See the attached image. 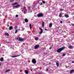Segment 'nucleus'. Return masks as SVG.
Here are the masks:
<instances>
[{
	"mask_svg": "<svg viewBox=\"0 0 74 74\" xmlns=\"http://www.w3.org/2000/svg\"><path fill=\"white\" fill-rule=\"evenodd\" d=\"M52 23H50L49 25V27H52Z\"/></svg>",
	"mask_w": 74,
	"mask_h": 74,
	"instance_id": "18",
	"label": "nucleus"
},
{
	"mask_svg": "<svg viewBox=\"0 0 74 74\" xmlns=\"http://www.w3.org/2000/svg\"><path fill=\"white\" fill-rule=\"evenodd\" d=\"M1 46V44H0V47Z\"/></svg>",
	"mask_w": 74,
	"mask_h": 74,
	"instance_id": "50",
	"label": "nucleus"
},
{
	"mask_svg": "<svg viewBox=\"0 0 74 74\" xmlns=\"http://www.w3.org/2000/svg\"><path fill=\"white\" fill-rule=\"evenodd\" d=\"M6 43H9V42H6Z\"/></svg>",
	"mask_w": 74,
	"mask_h": 74,
	"instance_id": "46",
	"label": "nucleus"
},
{
	"mask_svg": "<svg viewBox=\"0 0 74 74\" xmlns=\"http://www.w3.org/2000/svg\"><path fill=\"white\" fill-rule=\"evenodd\" d=\"M67 29H66V30Z\"/></svg>",
	"mask_w": 74,
	"mask_h": 74,
	"instance_id": "58",
	"label": "nucleus"
},
{
	"mask_svg": "<svg viewBox=\"0 0 74 74\" xmlns=\"http://www.w3.org/2000/svg\"><path fill=\"white\" fill-rule=\"evenodd\" d=\"M30 30H31L32 29V28H30Z\"/></svg>",
	"mask_w": 74,
	"mask_h": 74,
	"instance_id": "53",
	"label": "nucleus"
},
{
	"mask_svg": "<svg viewBox=\"0 0 74 74\" xmlns=\"http://www.w3.org/2000/svg\"><path fill=\"white\" fill-rule=\"evenodd\" d=\"M25 21L26 23H27L29 21L28 20V19H27L26 18H25Z\"/></svg>",
	"mask_w": 74,
	"mask_h": 74,
	"instance_id": "11",
	"label": "nucleus"
},
{
	"mask_svg": "<svg viewBox=\"0 0 74 74\" xmlns=\"http://www.w3.org/2000/svg\"><path fill=\"white\" fill-rule=\"evenodd\" d=\"M7 28H6L5 29L7 30Z\"/></svg>",
	"mask_w": 74,
	"mask_h": 74,
	"instance_id": "52",
	"label": "nucleus"
},
{
	"mask_svg": "<svg viewBox=\"0 0 74 74\" xmlns=\"http://www.w3.org/2000/svg\"><path fill=\"white\" fill-rule=\"evenodd\" d=\"M60 23H62V21H60Z\"/></svg>",
	"mask_w": 74,
	"mask_h": 74,
	"instance_id": "38",
	"label": "nucleus"
},
{
	"mask_svg": "<svg viewBox=\"0 0 74 74\" xmlns=\"http://www.w3.org/2000/svg\"><path fill=\"white\" fill-rule=\"evenodd\" d=\"M9 28H13V27L12 26H10Z\"/></svg>",
	"mask_w": 74,
	"mask_h": 74,
	"instance_id": "32",
	"label": "nucleus"
},
{
	"mask_svg": "<svg viewBox=\"0 0 74 74\" xmlns=\"http://www.w3.org/2000/svg\"><path fill=\"white\" fill-rule=\"evenodd\" d=\"M5 36H9V34L8 33H5Z\"/></svg>",
	"mask_w": 74,
	"mask_h": 74,
	"instance_id": "21",
	"label": "nucleus"
},
{
	"mask_svg": "<svg viewBox=\"0 0 74 74\" xmlns=\"http://www.w3.org/2000/svg\"><path fill=\"white\" fill-rule=\"evenodd\" d=\"M1 66V64H0V66Z\"/></svg>",
	"mask_w": 74,
	"mask_h": 74,
	"instance_id": "56",
	"label": "nucleus"
},
{
	"mask_svg": "<svg viewBox=\"0 0 74 74\" xmlns=\"http://www.w3.org/2000/svg\"><path fill=\"white\" fill-rule=\"evenodd\" d=\"M65 17H66V18H69V16L68 15H66V14H64Z\"/></svg>",
	"mask_w": 74,
	"mask_h": 74,
	"instance_id": "12",
	"label": "nucleus"
},
{
	"mask_svg": "<svg viewBox=\"0 0 74 74\" xmlns=\"http://www.w3.org/2000/svg\"><path fill=\"white\" fill-rule=\"evenodd\" d=\"M72 63H74V62L73 61H72Z\"/></svg>",
	"mask_w": 74,
	"mask_h": 74,
	"instance_id": "41",
	"label": "nucleus"
},
{
	"mask_svg": "<svg viewBox=\"0 0 74 74\" xmlns=\"http://www.w3.org/2000/svg\"><path fill=\"white\" fill-rule=\"evenodd\" d=\"M25 73H26V74H28L29 73V72H28V71L27 70H26L25 71Z\"/></svg>",
	"mask_w": 74,
	"mask_h": 74,
	"instance_id": "15",
	"label": "nucleus"
},
{
	"mask_svg": "<svg viewBox=\"0 0 74 74\" xmlns=\"http://www.w3.org/2000/svg\"><path fill=\"white\" fill-rule=\"evenodd\" d=\"M28 8H29V9H30V7H28Z\"/></svg>",
	"mask_w": 74,
	"mask_h": 74,
	"instance_id": "44",
	"label": "nucleus"
},
{
	"mask_svg": "<svg viewBox=\"0 0 74 74\" xmlns=\"http://www.w3.org/2000/svg\"><path fill=\"white\" fill-rule=\"evenodd\" d=\"M21 52H22V53H24V51H23V50L21 51Z\"/></svg>",
	"mask_w": 74,
	"mask_h": 74,
	"instance_id": "27",
	"label": "nucleus"
},
{
	"mask_svg": "<svg viewBox=\"0 0 74 74\" xmlns=\"http://www.w3.org/2000/svg\"><path fill=\"white\" fill-rule=\"evenodd\" d=\"M17 39L20 41H24V39L20 37L17 38Z\"/></svg>",
	"mask_w": 74,
	"mask_h": 74,
	"instance_id": "3",
	"label": "nucleus"
},
{
	"mask_svg": "<svg viewBox=\"0 0 74 74\" xmlns=\"http://www.w3.org/2000/svg\"><path fill=\"white\" fill-rule=\"evenodd\" d=\"M39 29L40 30V32L39 34H42V32H43V30H42V29L41 28H39Z\"/></svg>",
	"mask_w": 74,
	"mask_h": 74,
	"instance_id": "7",
	"label": "nucleus"
},
{
	"mask_svg": "<svg viewBox=\"0 0 74 74\" xmlns=\"http://www.w3.org/2000/svg\"><path fill=\"white\" fill-rule=\"evenodd\" d=\"M24 12H25V11H24Z\"/></svg>",
	"mask_w": 74,
	"mask_h": 74,
	"instance_id": "49",
	"label": "nucleus"
},
{
	"mask_svg": "<svg viewBox=\"0 0 74 74\" xmlns=\"http://www.w3.org/2000/svg\"><path fill=\"white\" fill-rule=\"evenodd\" d=\"M24 29H25V28H23L22 30H21V31H23Z\"/></svg>",
	"mask_w": 74,
	"mask_h": 74,
	"instance_id": "37",
	"label": "nucleus"
},
{
	"mask_svg": "<svg viewBox=\"0 0 74 74\" xmlns=\"http://www.w3.org/2000/svg\"><path fill=\"white\" fill-rule=\"evenodd\" d=\"M68 48L69 49H73V48H74V47L72 46H69L68 47Z\"/></svg>",
	"mask_w": 74,
	"mask_h": 74,
	"instance_id": "9",
	"label": "nucleus"
},
{
	"mask_svg": "<svg viewBox=\"0 0 74 74\" xmlns=\"http://www.w3.org/2000/svg\"><path fill=\"white\" fill-rule=\"evenodd\" d=\"M37 16L38 18H41L44 16V14L42 13H40L37 14Z\"/></svg>",
	"mask_w": 74,
	"mask_h": 74,
	"instance_id": "2",
	"label": "nucleus"
},
{
	"mask_svg": "<svg viewBox=\"0 0 74 74\" xmlns=\"http://www.w3.org/2000/svg\"><path fill=\"white\" fill-rule=\"evenodd\" d=\"M39 1H41V0H39Z\"/></svg>",
	"mask_w": 74,
	"mask_h": 74,
	"instance_id": "57",
	"label": "nucleus"
},
{
	"mask_svg": "<svg viewBox=\"0 0 74 74\" xmlns=\"http://www.w3.org/2000/svg\"><path fill=\"white\" fill-rule=\"evenodd\" d=\"M46 31H49V29H45Z\"/></svg>",
	"mask_w": 74,
	"mask_h": 74,
	"instance_id": "26",
	"label": "nucleus"
},
{
	"mask_svg": "<svg viewBox=\"0 0 74 74\" xmlns=\"http://www.w3.org/2000/svg\"><path fill=\"white\" fill-rule=\"evenodd\" d=\"M74 70H71V71H70V73H73V72H74Z\"/></svg>",
	"mask_w": 74,
	"mask_h": 74,
	"instance_id": "20",
	"label": "nucleus"
},
{
	"mask_svg": "<svg viewBox=\"0 0 74 74\" xmlns=\"http://www.w3.org/2000/svg\"><path fill=\"white\" fill-rule=\"evenodd\" d=\"M60 11H63V9H61L60 10Z\"/></svg>",
	"mask_w": 74,
	"mask_h": 74,
	"instance_id": "35",
	"label": "nucleus"
},
{
	"mask_svg": "<svg viewBox=\"0 0 74 74\" xmlns=\"http://www.w3.org/2000/svg\"><path fill=\"white\" fill-rule=\"evenodd\" d=\"M66 68H67V66H66Z\"/></svg>",
	"mask_w": 74,
	"mask_h": 74,
	"instance_id": "51",
	"label": "nucleus"
},
{
	"mask_svg": "<svg viewBox=\"0 0 74 74\" xmlns=\"http://www.w3.org/2000/svg\"><path fill=\"white\" fill-rule=\"evenodd\" d=\"M29 27L30 28H32V25H31V24H29Z\"/></svg>",
	"mask_w": 74,
	"mask_h": 74,
	"instance_id": "25",
	"label": "nucleus"
},
{
	"mask_svg": "<svg viewBox=\"0 0 74 74\" xmlns=\"http://www.w3.org/2000/svg\"><path fill=\"white\" fill-rule=\"evenodd\" d=\"M21 6V5H17V6H13V8H18L19 7H20Z\"/></svg>",
	"mask_w": 74,
	"mask_h": 74,
	"instance_id": "8",
	"label": "nucleus"
},
{
	"mask_svg": "<svg viewBox=\"0 0 74 74\" xmlns=\"http://www.w3.org/2000/svg\"><path fill=\"white\" fill-rule=\"evenodd\" d=\"M59 27H58V28H59Z\"/></svg>",
	"mask_w": 74,
	"mask_h": 74,
	"instance_id": "54",
	"label": "nucleus"
},
{
	"mask_svg": "<svg viewBox=\"0 0 74 74\" xmlns=\"http://www.w3.org/2000/svg\"><path fill=\"white\" fill-rule=\"evenodd\" d=\"M47 71H48V69H46Z\"/></svg>",
	"mask_w": 74,
	"mask_h": 74,
	"instance_id": "42",
	"label": "nucleus"
},
{
	"mask_svg": "<svg viewBox=\"0 0 74 74\" xmlns=\"http://www.w3.org/2000/svg\"><path fill=\"white\" fill-rule=\"evenodd\" d=\"M18 26H16L14 28H17Z\"/></svg>",
	"mask_w": 74,
	"mask_h": 74,
	"instance_id": "36",
	"label": "nucleus"
},
{
	"mask_svg": "<svg viewBox=\"0 0 74 74\" xmlns=\"http://www.w3.org/2000/svg\"><path fill=\"white\" fill-rule=\"evenodd\" d=\"M16 1L18 0H16Z\"/></svg>",
	"mask_w": 74,
	"mask_h": 74,
	"instance_id": "59",
	"label": "nucleus"
},
{
	"mask_svg": "<svg viewBox=\"0 0 74 74\" xmlns=\"http://www.w3.org/2000/svg\"><path fill=\"white\" fill-rule=\"evenodd\" d=\"M52 49V47L51 46V47H50L49 49Z\"/></svg>",
	"mask_w": 74,
	"mask_h": 74,
	"instance_id": "33",
	"label": "nucleus"
},
{
	"mask_svg": "<svg viewBox=\"0 0 74 74\" xmlns=\"http://www.w3.org/2000/svg\"><path fill=\"white\" fill-rule=\"evenodd\" d=\"M71 25H72L73 26H74V25L73 24H71Z\"/></svg>",
	"mask_w": 74,
	"mask_h": 74,
	"instance_id": "40",
	"label": "nucleus"
},
{
	"mask_svg": "<svg viewBox=\"0 0 74 74\" xmlns=\"http://www.w3.org/2000/svg\"><path fill=\"white\" fill-rule=\"evenodd\" d=\"M10 71V69H9V70H7L5 71V73H7V72H8Z\"/></svg>",
	"mask_w": 74,
	"mask_h": 74,
	"instance_id": "22",
	"label": "nucleus"
},
{
	"mask_svg": "<svg viewBox=\"0 0 74 74\" xmlns=\"http://www.w3.org/2000/svg\"><path fill=\"white\" fill-rule=\"evenodd\" d=\"M8 60H10V59H8Z\"/></svg>",
	"mask_w": 74,
	"mask_h": 74,
	"instance_id": "48",
	"label": "nucleus"
},
{
	"mask_svg": "<svg viewBox=\"0 0 74 74\" xmlns=\"http://www.w3.org/2000/svg\"><path fill=\"white\" fill-rule=\"evenodd\" d=\"M16 17H18V14H16Z\"/></svg>",
	"mask_w": 74,
	"mask_h": 74,
	"instance_id": "31",
	"label": "nucleus"
},
{
	"mask_svg": "<svg viewBox=\"0 0 74 74\" xmlns=\"http://www.w3.org/2000/svg\"><path fill=\"white\" fill-rule=\"evenodd\" d=\"M42 26L43 27H44V21H42Z\"/></svg>",
	"mask_w": 74,
	"mask_h": 74,
	"instance_id": "10",
	"label": "nucleus"
},
{
	"mask_svg": "<svg viewBox=\"0 0 74 74\" xmlns=\"http://www.w3.org/2000/svg\"><path fill=\"white\" fill-rule=\"evenodd\" d=\"M9 26H10V25H7V27H9Z\"/></svg>",
	"mask_w": 74,
	"mask_h": 74,
	"instance_id": "39",
	"label": "nucleus"
},
{
	"mask_svg": "<svg viewBox=\"0 0 74 74\" xmlns=\"http://www.w3.org/2000/svg\"><path fill=\"white\" fill-rule=\"evenodd\" d=\"M21 56V55L19 54L18 55L13 56H12L11 57H12V58H16V57H18V56Z\"/></svg>",
	"mask_w": 74,
	"mask_h": 74,
	"instance_id": "5",
	"label": "nucleus"
},
{
	"mask_svg": "<svg viewBox=\"0 0 74 74\" xmlns=\"http://www.w3.org/2000/svg\"><path fill=\"white\" fill-rule=\"evenodd\" d=\"M66 55V54H63L62 55V56H64Z\"/></svg>",
	"mask_w": 74,
	"mask_h": 74,
	"instance_id": "28",
	"label": "nucleus"
},
{
	"mask_svg": "<svg viewBox=\"0 0 74 74\" xmlns=\"http://www.w3.org/2000/svg\"><path fill=\"white\" fill-rule=\"evenodd\" d=\"M56 64H57V66L58 67V66L59 65V62H56Z\"/></svg>",
	"mask_w": 74,
	"mask_h": 74,
	"instance_id": "17",
	"label": "nucleus"
},
{
	"mask_svg": "<svg viewBox=\"0 0 74 74\" xmlns=\"http://www.w3.org/2000/svg\"><path fill=\"white\" fill-rule=\"evenodd\" d=\"M73 0V1H74V0Z\"/></svg>",
	"mask_w": 74,
	"mask_h": 74,
	"instance_id": "55",
	"label": "nucleus"
},
{
	"mask_svg": "<svg viewBox=\"0 0 74 74\" xmlns=\"http://www.w3.org/2000/svg\"><path fill=\"white\" fill-rule=\"evenodd\" d=\"M49 64H51V62L49 63Z\"/></svg>",
	"mask_w": 74,
	"mask_h": 74,
	"instance_id": "47",
	"label": "nucleus"
},
{
	"mask_svg": "<svg viewBox=\"0 0 74 74\" xmlns=\"http://www.w3.org/2000/svg\"><path fill=\"white\" fill-rule=\"evenodd\" d=\"M60 17V18L62 17H64V16H62V14H60L59 15Z\"/></svg>",
	"mask_w": 74,
	"mask_h": 74,
	"instance_id": "19",
	"label": "nucleus"
},
{
	"mask_svg": "<svg viewBox=\"0 0 74 74\" xmlns=\"http://www.w3.org/2000/svg\"><path fill=\"white\" fill-rule=\"evenodd\" d=\"M38 48H39V45H36L34 46L35 49H37Z\"/></svg>",
	"mask_w": 74,
	"mask_h": 74,
	"instance_id": "6",
	"label": "nucleus"
},
{
	"mask_svg": "<svg viewBox=\"0 0 74 74\" xmlns=\"http://www.w3.org/2000/svg\"><path fill=\"white\" fill-rule=\"evenodd\" d=\"M35 40L36 41H38V38L37 37H36L35 38Z\"/></svg>",
	"mask_w": 74,
	"mask_h": 74,
	"instance_id": "16",
	"label": "nucleus"
},
{
	"mask_svg": "<svg viewBox=\"0 0 74 74\" xmlns=\"http://www.w3.org/2000/svg\"><path fill=\"white\" fill-rule=\"evenodd\" d=\"M32 62L33 63V64H36L37 62L36 61V60L35 59H33L32 60Z\"/></svg>",
	"mask_w": 74,
	"mask_h": 74,
	"instance_id": "4",
	"label": "nucleus"
},
{
	"mask_svg": "<svg viewBox=\"0 0 74 74\" xmlns=\"http://www.w3.org/2000/svg\"><path fill=\"white\" fill-rule=\"evenodd\" d=\"M21 10H22V12H23V8H22L21 9Z\"/></svg>",
	"mask_w": 74,
	"mask_h": 74,
	"instance_id": "30",
	"label": "nucleus"
},
{
	"mask_svg": "<svg viewBox=\"0 0 74 74\" xmlns=\"http://www.w3.org/2000/svg\"><path fill=\"white\" fill-rule=\"evenodd\" d=\"M14 1V0H11L10 1V2H13Z\"/></svg>",
	"mask_w": 74,
	"mask_h": 74,
	"instance_id": "29",
	"label": "nucleus"
},
{
	"mask_svg": "<svg viewBox=\"0 0 74 74\" xmlns=\"http://www.w3.org/2000/svg\"><path fill=\"white\" fill-rule=\"evenodd\" d=\"M0 61H1V62H3V61H4V58H2L0 59Z\"/></svg>",
	"mask_w": 74,
	"mask_h": 74,
	"instance_id": "13",
	"label": "nucleus"
},
{
	"mask_svg": "<svg viewBox=\"0 0 74 74\" xmlns=\"http://www.w3.org/2000/svg\"><path fill=\"white\" fill-rule=\"evenodd\" d=\"M17 4H18V3L16 2L12 4L13 5H17Z\"/></svg>",
	"mask_w": 74,
	"mask_h": 74,
	"instance_id": "14",
	"label": "nucleus"
},
{
	"mask_svg": "<svg viewBox=\"0 0 74 74\" xmlns=\"http://www.w3.org/2000/svg\"><path fill=\"white\" fill-rule=\"evenodd\" d=\"M42 3L43 4H45V2L44 1H42Z\"/></svg>",
	"mask_w": 74,
	"mask_h": 74,
	"instance_id": "24",
	"label": "nucleus"
},
{
	"mask_svg": "<svg viewBox=\"0 0 74 74\" xmlns=\"http://www.w3.org/2000/svg\"><path fill=\"white\" fill-rule=\"evenodd\" d=\"M31 71H33V69H31Z\"/></svg>",
	"mask_w": 74,
	"mask_h": 74,
	"instance_id": "45",
	"label": "nucleus"
},
{
	"mask_svg": "<svg viewBox=\"0 0 74 74\" xmlns=\"http://www.w3.org/2000/svg\"><path fill=\"white\" fill-rule=\"evenodd\" d=\"M12 28H9V30H12Z\"/></svg>",
	"mask_w": 74,
	"mask_h": 74,
	"instance_id": "34",
	"label": "nucleus"
},
{
	"mask_svg": "<svg viewBox=\"0 0 74 74\" xmlns=\"http://www.w3.org/2000/svg\"><path fill=\"white\" fill-rule=\"evenodd\" d=\"M18 29L16 30V31L15 32V34H16V33H17V32H18Z\"/></svg>",
	"mask_w": 74,
	"mask_h": 74,
	"instance_id": "23",
	"label": "nucleus"
},
{
	"mask_svg": "<svg viewBox=\"0 0 74 74\" xmlns=\"http://www.w3.org/2000/svg\"><path fill=\"white\" fill-rule=\"evenodd\" d=\"M40 5H42V3H41Z\"/></svg>",
	"mask_w": 74,
	"mask_h": 74,
	"instance_id": "43",
	"label": "nucleus"
},
{
	"mask_svg": "<svg viewBox=\"0 0 74 74\" xmlns=\"http://www.w3.org/2000/svg\"><path fill=\"white\" fill-rule=\"evenodd\" d=\"M64 48H65V47H63L62 48H60L57 50V52H58V53H60V52H62Z\"/></svg>",
	"mask_w": 74,
	"mask_h": 74,
	"instance_id": "1",
	"label": "nucleus"
}]
</instances>
